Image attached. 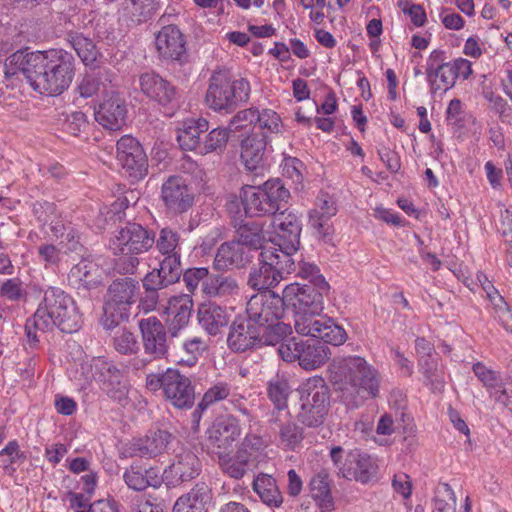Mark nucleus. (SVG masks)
<instances>
[{
  "mask_svg": "<svg viewBox=\"0 0 512 512\" xmlns=\"http://www.w3.org/2000/svg\"><path fill=\"white\" fill-rule=\"evenodd\" d=\"M7 73H21L40 94L60 95L73 80L75 67L72 54L64 50L29 52L18 50L6 59Z\"/></svg>",
  "mask_w": 512,
  "mask_h": 512,
  "instance_id": "obj_1",
  "label": "nucleus"
},
{
  "mask_svg": "<svg viewBox=\"0 0 512 512\" xmlns=\"http://www.w3.org/2000/svg\"><path fill=\"white\" fill-rule=\"evenodd\" d=\"M331 381L341 400L351 408L379 394L380 375L363 357L349 356L330 364Z\"/></svg>",
  "mask_w": 512,
  "mask_h": 512,
  "instance_id": "obj_2",
  "label": "nucleus"
},
{
  "mask_svg": "<svg viewBox=\"0 0 512 512\" xmlns=\"http://www.w3.org/2000/svg\"><path fill=\"white\" fill-rule=\"evenodd\" d=\"M82 315L74 299L59 287H48L32 318L26 321L25 331L30 342L37 343L36 332L57 327L65 333L78 331Z\"/></svg>",
  "mask_w": 512,
  "mask_h": 512,
  "instance_id": "obj_3",
  "label": "nucleus"
},
{
  "mask_svg": "<svg viewBox=\"0 0 512 512\" xmlns=\"http://www.w3.org/2000/svg\"><path fill=\"white\" fill-rule=\"evenodd\" d=\"M155 242V235L134 222H128L116 231L110 239L109 248L119 256L115 260L114 270L122 275H132L136 272L140 260L138 255L150 250Z\"/></svg>",
  "mask_w": 512,
  "mask_h": 512,
  "instance_id": "obj_4",
  "label": "nucleus"
},
{
  "mask_svg": "<svg viewBox=\"0 0 512 512\" xmlns=\"http://www.w3.org/2000/svg\"><path fill=\"white\" fill-rule=\"evenodd\" d=\"M250 91V84L245 78H237L229 70L218 69L209 79L205 101L214 111L231 113L239 104L248 101Z\"/></svg>",
  "mask_w": 512,
  "mask_h": 512,
  "instance_id": "obj_5",
  "label": "nucleus"
},
{
  "mask_svg": "<svg viewBox=\"0 0 512 512\" xmlns=\"http://www.w3.org/2000/svg\"><path fill=\"white\" fill-rule=\"evenodd\" d=\"M241 197L247 216H275L288 203L290 192L282 180L270 179L260 186L244 187Z\"/></svg>",
  "mask_w": 512,
  "mask_h": 512,
  "instance_id": "obj_6",
  "label": "nucleus"
},
{
  "mask_svg": "<svg viewBox=\"0 0 512 512\" xmlns=\"http://www.w3.org/2000/svg\"><path fill=\"white\" fill-rule=\"evenodd\" d=\"M259 267L250 271L248 285L254 290L266 291L276 286L284 274L296 270L294 257L287 252H277L274 247L263 249L259 255Z\"/></svg>",
  "mask_w": 512,
  "mask_h": 512,
  "instance_id": "obj_7",
  "label": "nucleus"
},
{
  "mask_svg": "<svg viewBox=\"0 0 512 512\" xmlns=\"http://www.w3.org/2000/svg\"><path fill=\"white\" fill-rule=\"evenodd\" d=\"M330 404L329 388L322 377H311L300 390V409L297 419L307 427L321 426L328 415Z\"/></svg>",
  "mask_w": 512,
  "mask_h": 512,
  "instance_id": "obj_8",
  "label": "nucleus"
},
{
  "mask_svg": "<svg viewBox=\"0 0 512 512\" xmlns=\"http://www.w3.org/2000/svg\"><path fill=\"white\" fill-rule=\"evenodd\" d=\"M138 290V281L131 277L116 279L109 285L104 302L103 326L106 329H113L129 318Z\"/></svg>",
  "mask_w": 512,
  "mask_h": 512,
  "instance_id": "obj_9",
  "label": "nucleus"
},
{
  "mask_svg": "<svg viewBox=\"0 0 512 512\" xmlns=\"http://www.w3.org/2000/svg\"><path fill=\"white\" fill-rule=\"evenodd\" d=\"M146 387L153 392L162 389L166 400L178 409H189L194 404L195 393L191 380L176 369L148 374Z\"/></svg>",
  "mask_w": 512,
  "mask_h": 512,
  "instance_id": "obj_10",
  "label": "nucleus"
},
{
  "mask_svg": "<svg viewBox=\"0 0 512 512\" xmlns=\"http://www.w3.org/2000/svg\"><path fill=\"white\" fill-rule=\"evenodd\" d=\"M294 327L298 334L317 338L325 343L340 346L346 339V331L332 318L321 315V312L294 313Z\"/></svg>",
  "mask_w": 512,
  "mask_h": 512,
  "instance_id": "obj_11",
  "label": "nucleus"
},
{
  "mask_svg": "<svg viewBox=\"0 0 512 512\" xmlns=\"http://www.w3.org/2000/svg\"><path fill=\"white\" fill-rule=\"evenodd\" d=\"M279 355L286 362L298 360L305 370H314L324 365L331 356L330 349L318 341H303L291 338L280 344Z\"/></svg>",
  "mask_w": 512,
  "mask_h": 512,
  "instance_id": "obj_12",
  "label": "nucleus"
},
{
  "mask_svg": "<svg viewBox=\"0 0 512 512\" xmlns=\"http://www.w3.org/2000/svg\"><path fill=\"white\" fill-rule=\"evenodd\" d=\"M227 401L230 408L251 420L253 418L251 405L247 397L240 392L230 382L219 380L214 382L203 394L197 409L193 412V416L200 417L199 410L204 411L210 406L219 402Z\"/></svg>",
  "mask_w": 512,
  "mask_h": 512,
  "instance_id": "obj_13",
  "label": "nucleus"
},
{
  "mask_svg": "<svg viewBox=\"0 0 512 512\" xmlns=\"http://www.w3.org/2000/svg\"><path fill=\"white\" fill-rule=\"evenodd\" d=\"M284 297L272 290L261 291L253 295L246 306L248 319L256 325L280 320L284 315Z\"/></svg>",
  "mask_w": 512,
  "mask_h": 512,
  "instance_id": "obj_14",
  "label": "nucleus"
},
{
  "mask_svg": "<svg viewBox=\"0 0 512 512\" xmlns=\"http://www.w3.org/2000/svg\"><path fill=\"white\" fill-rule=\"evenodd\" d=\"M273 227L276 234L277 252H287L294 257L300 246L301 221L294 213L281 212L274 216Z\"/></svg>",
  "mask_w": 512,
  "mask_h": 512,
  "instance_id": "obj_15",
  "label": "nucleus"
},
{
  "mask_svg": "<svg viewBox=\"0 0 512 512\" xmlns=\"http://www.w3.org/2000/svg\"><path fill=\"white\" fill-rule=\"evenodd\" d=\"M329 290H322L316 286L299 285L291 283L283 290V297L286 307H292L296 312H322L323 296Z\"/></svg>",
  "mask_w": 512,
  "mask_h": 512,
  "instance_id": "obj_16",
  "label": "nucleus"
},
{
  "mask_svg": "<svg viewBox=\"0 0 512 512\" xmlns=\"http://www.w3.org/2000/svg\"><path fill=\"white\" fill-rule=\"evenodd\" d=\"M144 353L150 360H159L166 357L168 353L167 331L161 321L150 316L143 318L138 323Z\"/></svg>",
  "mask_w": 512,
  "mask_h": 512,
  "instance_id": "obj_17",
  "label": "nucleus"
},
{
  "mask_svg": "<svg viewBox=\"0 0 512 512\" xmlns=\"http://www.w3.org/2000/svg\"><path fill=\"white\" fill-rule=\"evenodd\" d=\"M117 160L134 178H142L147 173L146 154L140 143L130 135H125L118 140Z\"/></svg>",
  "mask_w": 512,
  "mask_h": 512,
  "instance_id": "obj_18",
  "label": "nucleus"
},
{
  "mask_svg": "<svg viewBox=\"0 0 512 512\" xmlns=\"http://www.w3.org/2000/svg\"><path fill=\"white\" fill-rule=\"evenodd\" d=\"M91 368L95 379L101 382V388L106 394L119 403H123L126 400L128 388L123 381L121 371L112 363L102 359L94 360Z\"/></svg>",
  "mask_w": 512,
  "mask_h": 512,
  "instance_id": "obj_19",
  "label": "nucleus"
},
{
  "mask_svg": "<svg viewBox=\"0 0 512 512\" xmlns=\"http://www.w3.org/2000/svg\"><path fill=\"white\" fill-rule=\"evenodd\" d=\"M161 198L166 208L174 214L186 212L194 201L191 189L179 176H171L163 183Z\"/></svg>",
  "mask_w": 512,
  "mask_h": 512,
  "instance_id": "obj_20",
  "label": "nucleus"
},
{
  "mask_svg": "<svg viewBox=\"0 0 512 512\" xmlns=\"http://www.w3.org/2000/svg\"><path fill=\"white\" fill-rule=\"evenodd\" d=\"M139 87L149 100L164 107L171 104L177 97L176 86L154 71L139 75Z\"/></svg>",
  "mask_w": 512,
  "mask_h": 512,
  "instance_id": "obj_21",
  "label": "nucleus"
},
{
  "mask_svg": "<svg viewBox=\"0 0 512 512\" xmlns=\"http://www.w3.org/2000/svg\"><path fill=\"white\" fill-rule=\"evenodd\" d=\"M200 461L191 451H182L175 460L163 471L164 482L168 486L176 487L183 482L190 481L198 476Z\"/></svg>",
  "mask_w": 512,
  "mask_h": 512,
  "instance_id": "obj_22",
  "label": "nucleus"
},
{
  "mask_svg": "<svg viewBox=\"0 0 512 512\" xmlns=\"http://www.w3.org/2000/svg\"><path fill=\"white\" fill-rule=\"evenodd\" d=\"M258 325L248 318H237L230 326L227 345L234 352H245L259 345Z\"/></svg>",
  "mask_w": 512,
  "mask_h": 512,
  "instance_id": "obj_23",
  "label": "nucleus"
},
{
  "mask_svg": "<svg viewBox=\"0 0 512 512\" xmlns=\"http://www.w3.org/2000/svg\"><path fill=\"white\" fill-rule=\"evenodd\" d=\"M193 309V300L189 294L172 296L165 308L167 314L168 332L172 337L184 329L190 320Z\"/></svg>",
  "mask_w": 512,
  "mask_h": 512,
  "instance_id": "obj_24",
  "label": "nucleus"
},
{
  "mask_svg": "<svg viewBox=\"0 0 512 512\" xmlns=\"http://www.w3.org/2000/svg\"><path fill=\"white\" fill-rule=\"evenodd\" d=\"M127 108L118 94L106 98L95 111L96 121L106 129L119 130L125 124Z\"/></svg>",
  "mask_w": 512,
  "mask_h": 512,
  "instance_id": "obj_25",
  "label": "nucleus"
},
{
  "mask_svg": "<svg viewBox=\"0 0 512 512\" xmlns=\"http://www.w3.org/2000/svg\"><path fill=\"white\" fill-rule=\"evenodd\" d=\"M240 436L239 420L233 415L218 419L209 431V440L218 452L230 451Z\"/></svg>",
  "mask_w": 512,
  "mask_h": 512,
  "instance_id": "obj_26",
  "label": "nucleus"
},
{
  "mask_svg": "<svg viewBox=\"0 0 512 512\" xmlns=\"http://www.w3.org/2000/svg\"><path fill=\"white\" fill-rule=\"evenodd\" d=\"M250 256L235 239L222 243L215 254L213 268L217 271L240 269L249 262Z\"/></svg>",
  "mask_w": 512,
  "mask_h": 512,
  "instance_id": "obj_27",
  "label": "nucleus"
},
{
  "mask_svg": "<svg viewBox=\"0 0 512 512\" xmlns=\"http://www.w3.org/2000/svg\"><path fill=\"white\" fill-rule=\"evenodd\" d=\"M156 49L165 59L179 60L185 52V41L180 30L174 25L164 26L156 36Z\"/></svg>",
  "mask_w": 512,
  "mask_h": 512,
  "instance_id": "obj_28",
  "label": "nucleus"
},
{
  "mask_svg": "<svg viewBox=\"0 0 512 512\" xmlns=\"http://www.w3.org/2000/svg\"><path fill=\"white\" fill-rule=\"evenodd\" d=\"M68 281L76 289L96 288L102 282L99 265L93 260L82 259L70 269Z\"/></svg>",
  "mask_w": 512,
  "mask_h": 512,
  "instance_id": "obj_29",
  "label": "nucleus"
},
{
  "mask_svg": "<svg viewBox=\"0 0 512 512\" xmlns=\"http://www.w3.org/2000/svg\"><path fill=\"white\" fill-rule=\"evenodd\" d=\"M211 500V488L205 482H199L187 494L177 499L173 512H207Z\"/></svg>",
  "mask_w": 512,
  "mask_h": 512,
  "instance_id": "obj_30",
  "label": "nucleus"
},
{
  "mask_svg": "<svg viewBox=\"0 0 512 512\" xmlns=\"http://www.w3.org/2000/svg\"><path fill=\"white\" fill-rule=\"evenodd\" d=\"M198 321L210 335H217L229 323L230 315L221 306L208 302L198 308Z\"/></svg>",
  "mask_w": 512,
  "mask_h": 512,
  "instance_id": "obj_31",
  "label": "nucleus"
},
{
  "mask_svg": "<svg viewBox=\"0 0 512 512\" xmlns=\"http://www.w3.org/2000/svg\"><path fill=\"white\" fill-rule=\"evenodd\" d=\"M268 142L265 136L258 133H251L242 139L240 157L247 170L254 171L262 164Z\"/></svg>",
  "mask_w": 512,
  "mask_h": 512,
  "instance_id": "obj_32",
  "label": "nucleus"
},
{
  "mask_svg": "<svg viewBox=\"0 0 512 512\" xmlns=\"http://www.w3.org/2000/svg\"><path fill=\"white\" fill-rule=\"evenodd\" d=\"M171 437V434L164 430L149 431L144 438L134 443V451L140 457L154 458L166 452Z\"/></svg>",
  "mask_w": 512,
  "mask_h": 512,
  "instance_id": "obj_33",
  "label": "nucleus"
},
{
  "mask_svg": "<svg viewBox=\"0 0 512 512\" xmlns=\"http://www.w3.org/2000/svg\"><path fill=\"white\" fill-rule=\"evenodd\" d=\"M209 129L206 119H188L178 129L177 141L183 150H196L199 152L201 145L200 135Z\"/></svg>",
  "mask_w": 512,
  "mask_h": 512,
  "instance_id": "obj_34",
  "label": "nucleus"
},
{
  "mask_svg": "<svg viewBox=\"0 0 512 512\" xmlns=\"http://www.w3.org/2000/svg\"><path fill=\"white\" fill-rule=\"evenodd\" d=\"M203 293L210 298H225L239 293L235 277L223 274H209L203 283Z\"/></svg>",
  "mask_w": 512,
  "mask_h": 512,
  "instance_id": "obj_35",
  "label": "nucleus"
},
{
  "mask_svg": "<svg viewBox=\"0 0 512 512\" xmlns=\"http://www.w3.org/2000/svg\"><path fill=\"white\" fill-rule=\"evenodd\" d=\"M348 461L351 462L349 480L354 479L366 484L375 477L377 467L367 454L351 450L348 452Z\"/></svg>",
  "mask_w": 512,
  "mask_h": 512,
  "instance_id": "obj_36",
  "label": "nucleus"
},
{
  "mask_svg": "<svg viewBox=\"0 0 512 512\" xmlns=\"http://www.w3.org/2000/svg\"><path fill=\"white\" fill-rule=\"evenodd\" d=\"M252 488L261 501L269 507L278 508L283 503L282 494L276 480L268 474H259L252 483Z\"/></svg>",
  "mask_w": 512,
  "mask_h": 512,
  "instance_id": "obj_37",
  "label": "nucleus"
},
{
  "mask_svg": "<svg viewBox=\"0 0 512 512\" xmlns=\"http://www.w3.org/2000/svg\"><path fill=\"white\" fill-rule=\"evenodd\" d=\"M216 454L221 471L236 480L242 479L247 471L255 466L238 450L234 455H231L229 451L216 452Z\"/></svg>",
  "mask_w": 512,
  "mask_h": 512,
  "instance_id": "obj_38",
  "label": "nucleus"
},
{
  "mask_svg": "<svg viewBox=\"0 0 512 512\" xmlns=\"http://www.w3.org/2000/svg\"><path fill=\"white\" fill-rule=\"evenodd\" d=\"M235 240L242 245L253 250L265 249L266 236L261 224L257 222H248L241 225L236 231Z\"/></svg>",
  "mask_w": 512,
  "mask_h": 512,
  "instance_id": "obj_39",
  "label": "nucleus"
},
{
  "mask_svg": "<svg viewBox=\"0 0 512 512\" xmlns=\"http://www.w3.org/2000/svg\"><path fill=\"white\" fill-rule=\"evenodd\" d=\"M259 345H276L286 342L285 338L292 333L291 326L279 320L258 325Z\"/></svg>",
  "mask_w": 512,
  "mask_h": 512,
  "instance_id": "obj_40",
  "label": "nucleus"
},
{
  "mask_svg": "<svg viewBox=\"0 0 512 512\" xmlns=\"http://www.w3.org/2000/svg\"><path fill=\"white\" fill-rule=\"evenodd\" d=\"M310 490L312 497L318 502L323 512L333 510L334 502L327 473L321 472L314 476L310 481Z\"/></svg>",
  "mask_w": 512,
  "mask_h": 512,
  "instance_id": "obj_41",
  "label": "nucleus"
},
{
  "mask_svg": "<svg viewBox=\"0 0 512 512\" xmlns=\"http://www.w3.org/2000/svg\"><path fill=\"white\" fill-rule=\"evenodd\" d=\"M279 414L275 411L272 412L270 423L278 424L279 427V442L282 446L294 449L303 440L302 429L293 421L282 422Z\"/></svg>",
  "mask_w": 512,
  "mask_h": 512,
  "instance_id": "obj_42",
  "label": "nucleus"
},
{
  "mask_svg": "<svg viewBox=\"0 0 512 512\" xmlns=\"http://www.w3.org/2000/svg\"><path fill=\"white\" fill-rule=\"evenodd\" d=\"M259 118L257 117L254 127L260 129V136H265L266 139L270 140L273 135H279L283 133L284 124L279 114L268 108L259 110Z\"/></svg>",
  "mask_w": 512,
  "mask_h": 512,
  "instance_id": "obj_43",
  "label": "nucleus"
},
{
  "mask_svg": "<svg viewBox=\"0 0 512 512\" xmlns=\"http://www.w3.org/2000/svg\"><path fill=\"white\" fill-rule=\"evenodd\" d=\"M267 447L268 442L261 435L248 432L237 450L256 466Z\"/></svg>",
  "mask_w": 512,
  "mask_h": 512,
  "instance_id": "obj_44",
  "label": "nucleus"
},
{
  "mask_svg": "<svg viewBox=\"0 0 512 512\" xmlns=\"http://www.w3.org/2000/svg\"><path fill=\"white\" fill-rule=\"evenodd\" d=\"M290 392L288 380L284 377L275 376L268 382L267 394L277 410L276 414L287 409Z\"/></svg>",
  "mask_w": 512,
  "mask_h": 512,
  "instance_id": "obj_45",
  "label": "nucleus"
},
{
  "mask_svg": "<svg viewBox=\"0 0 512 512\" xmlns=\"http://www.w3.org/2000/svg\"><path fill=\"white\" fill-rule=\"evenodd\" d=\"M229 132L224 128H215L211 130L204 141L201 142L199 154L206 155L209 153H222L227 145Z\"/></svg>",
  "mask_w": 512,
  "mask_h": 512,
  "instance_id": "obj_46",
  "label": "nucleus"
},
{
  "mask_svg": "<svg viewBox=\"0 0 512 512\" xmlns=\"http://www.w3.org/2000/svg\"><path fill=\"white\" fill-rule=\"evenodd\" d=\"M427 80L431 85L432 90H448L456 83V74L450 61L446 66H438L436 71L427 74Z\"/></svg>",
  "mask_w": 512,
  "mask_h": 512,
  "instance_id": "obj_47",
  "label": "nucleus"
},
{
  "mask_svg": "<svg viewBox=\"0 0 512 512\" xmlns=\"http://www.w3.org/2000/svg\"><path fill=\"white\" fill-rule=\"evenodd\" d=\"M296 264V274L304 279H307L311 286H316L322 290H329V284L325 278L320 274L316 265L304 261L301 257L294 258Z\"/></svg>",
  "mask_w": 512,
  "mask_h": 512,
  "instance_id": "obj_48",
  "label": "nucleus"
},
{
  "mask_svg": "<svg viewBox=\"0 0 512 512\" xmlns=\"http://www.w3.org/2000/svg\"><path fill=\"white\" fill-rule=\"evenodd\" d=\"M67 41L84 63L88 64L96 59L95 45L82 34L69 33Z\"/></svg>",
  "mask_w": 512,
  "mask_h": 512,
  "instance_id": "obj_49",
  "label": "nucleus"
},
{
  "mask_svg": "<svg viewBox=\"0 0 512 512\" xmlns=\"http://www.w3.org/2000/svg\"><path fill=\"white\" fill-rule=\"evenodd\" d=\"M328 211H320L314 208L309 213V224L320 237H326L331 233L329 220L337 213L336 206H329Z\"/></svg>",
  "mask_w": 512,
  "mask_h": 512,
  "instance_id": "obj_50",
  "label": "nucleus"
},
{
  "mask_svg": "<svg viewBox=\"0 0 512 512\" xmlns=\"http://www.w3.org/2000/svg\"><path fill=\"white\" fill-rule=\"evenodd\" d=\"M115 350L124 355L136 354L139 351V342L135 334L126 328H120L113 337Z\"/></svg>",
  "mask_w": 512,
  "mask_h": 512,
  "instance_id": "obj_51",
  "label": "nucleus"
},
{
  "mask_svg": "<svg viewBox=\"0 0 512 512\" xmlns=\"http://www.w3.org/2000/svg\"><path fill=\"white\" fill-rule=\"evenodd\" d=\"M456 497L451 486L441 484L435 491L434 512H455Z\"/></svg>",
  "mask_w": 512,
  "mask_h": 512,
  "instance_id": "obj_52",
  "label": "nucleus"
},
{
  "mask_svg": "<svg viewBox=\"0 0 512 512\" xmlns=\"http://www.w3.org/2000/svg\"><path fill=\"white\" fill-rule=\"evenodd\" d=\"M180 237L177 231L165 227L159 231V236L155 240L156 248L163 255L178 254L177 247L179 245Z\"/></svg>",
  "mask_w": 512,
  "mask_h": 512,
  "instance_id": "obj_53",
  "label": "nucleus"
},
{
  "mask_svg": "<svg viewBox=\"0 0 512 512\" xmlns=\"http://www.w3.org/2000/svg\"><path fill=\"white\" fill-rule=\"evenodd\" d=\"M170 284L177 282L181 276L182 268L180 254H169L161 261L158 268Z\"/></svg>",
  "mask_w": 512,
  "mask_h": 512,
  "instance_id": "obj_54",
  "label": "nucleus"
},
{
  "mask_svg": "<svg viewBox=\"0 0 512 512\" xmlns=\"http://www.w3.org/2000/svg\"><path fill=\"white\" fill-rule=\"evenodd\" d=\"M420 371L425 376L426 380L434 385L436 388L443 386V379L439 373L437 359L431 356L419 358Z\"/></svg>",
  "mask_w": 512,
  "mask_h": 512,
  "instance_id": "obj_55",
  "label": "nucleus"
},
{
  "mask_svg": "<svg viewBox=\"0 0 512 512\" xmlns=\"http://www.w3.org/2000/svg\"><path fill=\"white\" fill-rule=\"evenodd\" d=\"M103 87L104 83L100 75L87 73L79 81L77 91L81 97L89 98L96 95Z\"/></svg>",
  "mask_w": 512,
  "mask_h": 512,
  "instance_id": "obj_56",
  "label": "nucleus"
},
{
  "mask_svg": "<svg viewBox=\"0 0 512 512\" xmlns=\"http://www.w3.org/2000/svg\"><path fill=\"white\" fill-rule=\"evenodd\" d=\"M126 485L135 491H143L147 488V480L144 479V468L139 464L129 466L123 475Z\"/></svg>",
  "mask_w": 512,
  "mask_h": 512,
  "instance_id": "obj_57",
  "label": "nucleus"
},
{
  "mask_svg": "<svg viewBox=\"0 0 512 512\" xmlns=\"http://www.w3.org/2000/svg\"><path fill=\"white\" fill-rule=\"evenodd\" d=\"M329 455L337 474L348 479L351 466V462L348 461V452H345L341 446H332Z\"/></svg>",
  "mask_w": 512,
  "mask_h": 512,
  "instance_id": "obj_58",
  "label": "nucleus"
},
{
  "mask_svg": "<svg viewBox=\"0 0 512 512\" xmlns=\"http://www.w3.org/2000/svg\"><path fill=\"white\" fill-rule=\"evenodd\" d=\"M207 278H209V270L204 267L190 268L183 274V282L191 294L196 291L200 283L203 285Z\"/></svg>",
  "mask_w": 512,
  "mask_h": 512,
  "instance_id": "obj_59",
  "label": "nucleus"
},
{
  "mask_svg": "<svg viewBox=\"0 0 512 512\" xmlns=\"http://www.w3.org/2000/svg\"><path fill=\"white\" fill-rule=\"evenodd\" d=\"M473 372L487 389L490 390L500 387V376L495 371L488 369L482 363H475L473 365Z\"/></svg>",
  "mask_w": 512,
  "mask_h": 512,
  "instance_id": "obj_60",
  "label": "nucleus"
},
{
  "mask_svg": "<svg viewBox=\"0 0 512 512\" xmlns=\"http://www.w3.org/2000/svg\"><path fill=\"white\" fill-rule=\"evenodd\" d=\"M398 6L402 8L403 13L410 16L411 22L415 26L421 27L425 24L427 20L426 13L421 5L399 0Z\"/></svg>",
  "mask_w": 512,
  "mask_h": 512,
  "instance_id": "obj_61",
  "label": "nucleus"
},
{
  "mask_svg": "<svg viewBox=\"0 0 512 512\" xmlns=\"http://www.w3.org/2000/svg\"><path fill=\"white\" fill-rule=\"evenodd\" d=\"M87 125L86 115L81 111H76L66 118L63 127L67 133L77 136Z\"/></svg>",
  "mask_w": 512,
  "mask_h": 512,
  "instance_id": "obj_62",
  "label": "nucleus"
},
{
  "mask_svg": "<svg viewBox=\"0 0 512 512\" xmlns=\"http://www.w3.org/2000/svg\"><path fill=\"white\" fill-rule=\"evenodd\" d=\"M33 212L42 225H52L56 214V207L54 203L47 201L37 202L33 206Z\"/></svg>",
  "mask_w": 512,
  "mask_h": 512,
  "instance_id": "obj_63",
  "label": "nucleus"
},
{
  "mask_svg": "<svg viewBox=\"0 0 512 512\" xmlns=\"http://www.w3.org/2000/svg\"><path fill=\"white\" fill-rule=\"evenodd\" d=\"M24 294L21 281L18 278L7 279L0 288V296L10 301H18Z\"/></svg>",
  "mask_w": 512,
  "mask_h": 512,
  "instance_id": "obj_64",
  "label": "nucleus"
}]
</instances>
